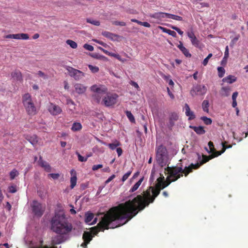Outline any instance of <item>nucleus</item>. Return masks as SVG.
<instances>
[{"instance_id":"nucleus-1","label":"nucleus","mask_w":248,"mask_h":248,"mask_svg":"<svg viewBox=\"0 0 248 248\" xmlns=\"http://www.w3.org/2000/svg\"><path fill=\"white\" fill-rule=\"evenodd\" d=\"M164 177H160L157 179L155 186H149L142 194L138 195L132 200H128L124 203L111 208L108 215L112 216V218H127V223L139 212L143 210L150 203H153L155 199L160 194V187L163 184Z\"/></svg>"},{"instance_id":"nucleus-2","label":"nucleus","mask_w":248,"mask_h":248,"mask_svg":"<svg viewBox=\"0 0 248 248\" xmlns=\"http://www.w3.org/2000/svg\"><path fill=\"white\" fill-rule=\"evenodd\" d=\"M110 209L111 208H110L107 213L102 217L101 221L97 224V226L91 228V232H84L82 236V238L84 240V245H87L92 240L93 235L92 233L96 235L100 231H104V230H108L109 228L113 229L126 223L125 222L120 225L114 223L113 222L116 221H121L124 219H126L125 221H127V218L113 219L112 217V216L108 215Z\"/></svg>"},{"instance_id":"nucleus-3","label":"nucleus","mask_w":248,"mask_h":248,"mask_svg":"<svg viewBox=\"0 0 248 248\" xmlns=\"http://www.w3.org/2000/svg\"><path fill=\"white\" fill-rule=\"evenodd\" d=\"M51 231L58 234L68 235L73 229V226L63 216L56 215L50 221Z\"/></svg>"},{"instance_id":"nucleus-4","label":"nucleus","mask_w":248,"mask_h":248,"mask_svg":"<svg viewBox=\"0 0 248 248\" xmlns=\"http://www.w3.org/2000/svg\"><path fill=\"white\" fill-rule=\"evenodd\" d=\"M168 174V179H171V181L175 182L183 176L182 173L183 165L179 163L176 166H168L165 169Z\"/></svg>"},{"instance_id":"nucleus-5","label":"nucleus","mask_w":248,"mask_h":248,"mask_svg":"<svg viewBox=\"0 0 248 248\" xmlns=\"http://www.w3.org/2000/svg\"><path fill=\"white\" fill-rule=\"evenodd\" d=\"M91 91L94 93L92 95L93 100L97 103H101L102 97L104 94H106L108 89L104 85H93L91 86Z\"/></svg>"},{"instance_id":"nucleus-6","label":"nucleus","mask_w":248,"mask_h":248,"mask_svg":"<svg viewBox=\"0 0 248 248\" xmlns=\"http://www.w3.org/2000/svg\"><path fill=\"white\" fill-rule=\"evenodd\" d=\"M64 235L59 234L52 237L51 244L53 247H49L47 245H44V241L43 240H40L38 244L31 246L30 248H57L54 246L60 244L65 241Z\"/></svg>"},{"instance_id":"nucleus-7","label":"nucleus","mask_w":248,"mask_h":248,"mask_svg":"<svg viewBox=\"0 0 248 248\" xmlns=\"http://www.w3.org/2000/svg\"><path fill=\"white\" fill-rule=\"evenodd\" d=\"M23 105L29 115H33L36 113V107L29 93L25 94L22 97Z\"/></svg>"},{"instance_id":"nucleus-8","label":"nucleus","mask_w":248,"mask_h":248,"mask_svg":"<svg viewBox=\"0 0 248 248\" xmlns=\"http://www.w3.org/2000/svg\"><path fill=\"white\" fill-rule=\"evenodd\" d=\"M118 95L116 93L107 92L101 101V104L107 107L114 106L117 101Z\"/></svg>"},{"instance_id":"nucleus-9","label":"nucleus","mask_w":248,"mask_h":248,"mask_svg":"<svg viewBox=\"0 0 248 248\" xmlns=\"http://www.w3.org/2000/svg\"><path fill=\"white\" fill-rule=\"evenodd\" d=\"M167 156L168 152L166 147L162 145L159 146L156 149V157L158 164L162 166Z\"/></svg>"},{"instance_id":"nucleus-10","label":"nucleus","mask_w":248,"mask_h":248,"mask_svg":"<svg viewBox=\"0 0 248 248\" xmlns=\"http://www.w3.org/2000/svg\"><path fill=\"white\" fill-rule=\"evenodd\" d=\"M66 70L69 76L73 78L76 80H79L85 76L83 72L72 67L67 66Z\"/></svg>"},{"instance_id":"nucleus-11","label":"nucleus","mask_w":248,"mask_h":248,"mask_svg":"<svg viewBox=\"0 0 248 248\" xmlns=\"http://www.w3.org/2000/svg\"><path fill=\"white\" fill-rule=\"evenodd\" d=\"M32 212L34 215L38 217H41L44 214L45 207L36 201H33L31 205Z\"/></svg>"},{"instance_id":"nucleus-12","label":"nucleus","mask_w":248,"mask_h":248,"mask_svg":"<svg viewBox=\"0 0 248 248\" xmlns=\"http://www.w3.org/2000/svg\"><path fill=\"white\" fill-rule=\"evenodd\" d=\"M207 92V88L204 85H199L194 87L190 91V94L192 96L198 95H204Z\"/></svg>"},{"instance_id":"nucleus-13","label":"nucleus","mask_w":248,"mask_h":248,"mask_svg":"<svg viewBox=\"0 0 248 248\" xmlns=\"http://www.w3.org/2000/svg\"><path fill=\"white\" fill-rule=\"evenodd\" d=\"M49 112L53 115H57L60 114L62 111V108L58 105L50 103L48 107Z\"/></svg>"},{"instance_id":"nucleus-14","label":"nucleus","mask_w":248,"mask_h":248,"mask_svg":"<svg viewBox=\"0 0 248 248\" xmlns=\"http://www.w3.org/2000/svg\"><path fill=\"white\" fill-rule=\"evenodd\" d=\"M188 38L190 39L192 44L196 47H200V41L197 38L192 31L187 32Z\"/></svg>"},{"instance_id":"nucleus-15","label":"nucleus","mask_w":248,"mask_h":248,"mask_svg":"<svg viewBox=\"0 0 248 248\" xmlns=\"http://www.w3.org/2000/svg\"><path fill=\"white\" fill-rule=\"evenodd\" d=\"M198 168H199V164H197V163L195 164L191 163L189 166L185 167L184 168H183L182 173L183 174H184L186 177L189 173L192 172L193 170H196Z\"/></svg>"},{"instance_id":"nucleus-16","label":"nucleus","mask_w":248,"mask_h":248,"mask_svg":"<svg viewBox=\"0 0 248 248\" xmlns=\"http://www.w3.org/2000/svg\"><path fill=\"white\" fill-rule=\"evenodd\" d=\"M179 116L177 113L172 112L170 113L169 117V122L168 124V127L170 129H171L174 125L175 123L178 120Z\"/></svg>"},{"instance_id":"nucleus-17","label":"nucleus","mask_w":248,"mask_h":248,"mask_svg":"<svg viewBox=\"0 0 248 248\" xmlns=\"http://www.w3.org/2000/svg\"><path fill=\"white\" fill-rule=\"evenodd\" d=\"M218 155L217 154V152H215L213 154H212L211 155H210L209 156H207L206 155H202V160L200 161V163H197V164H199V167L203 165V164L206 163L207 162H208V161H209L210 159H212L216 157H217L218 156Z\"/></svg>"},{"instance_id":"nucleus-18","label":"nucleus","mask_w":248,"mask_h":248,"mask_svg":"<svg viewBox=\"0 0 248 248\" xmlns=\"http://www.w3.org/2000/svg\"><path fill=\"white\" fill-rule=\"evenodd\" d=\"M38 163L39 165L43 168L47 172H50L51 170V167L49 165V164L46 162V161H44L42 159V157L41 156H40L39 159L38 161Z\"/></svg>"},{"instance_id":"nucleus-19","label":"nucleus","mask_w":248,"mask_h":248,"mask_svg":"<svg viewBox=\"0 0 248 248\" xmlns=\"http://www.w3.org/2000/svg\"><path fill=\"white\" fill-rule=\"evenodd\" d=\"M149 16L158 20H161L162 18L166 17L167 13L157 12L154 14H150Z\"/></svg>"},{"instance_id":"nucleus-20","label":"nucleus","mask_w":248,"mask_h":248,"mask_svg":"<svg viewBox=\"0 0 248 248\" xmlns=\"http://www.w3.org/2000/svg\"><path fill=\"white\" fill-rule=\"evenodd\" d=\"M71 174L72 175V177L70 179V183H71V186L70 187L72 189H73L76 185L77 184V173L76 171L74 170H71Z\"/></svg>"},{"instance_id":"nucleus-21","label":"nucleus","mask_w":248,"mask_h":248,"mask_svg":"<svg viewBox=\"0 0 248 248\" xmlns=\"http://www.w3.org/2000/svg\"><path fill=\"white\" fill-rule=\"evenodd\" d=\"M75 91L78 94H82L85 93L86 90V87L80 83H77L74 85Z\"/></svg>"},{"instance_id":"nucleus-22","label":"nucleus","mask_w":248,"mask_h":248,"mask_svg":"<svg viewBox=\"0 0 248 248\" xmlns=\"http://www.w3.org/2000/svg\"><path fill=\"white\" fill-rule=\"evenodd\" d=\"M102 34L104 37H107L113 41H115L116 38L119 37V35L107 31H103L102 32Z\"/></svg>"},{"instance_id":"nucleus-23","label":"nucleus","mask_w":248,"mask_h":248,"mask_svg":"<svg viewBox=\"0 0 248 248\" xmlns=\"http://www.w3.org/2000/svg\"><path fill=\"white\" fill-rule=\"evenodd\" d=\"M186 109V115L188 116V120H192L195 118V115L194 112L190 110V108L188 104H186L185 106Z\"/></svg>"},{"instance_id":"nucleus-24","label":"nucleus","mask_w":248,"mask_h":248,"mask_svg":"<svg viewBox=\"0 0 248 248\" xmlns=\"http://www.w3.org/2000/svg\"><path fill=\"white\" fill-rule=\"evenodd\" d=\"M12 78L16 80L21 81H22V74L19 70H16L11 73Z\"/></svg>"},{"instance_id":"nucleus-25","label":"nucleus","mask_w":248,"mask_h":248,"mask_svg":"<svg viewBox=\"0 0 248 248\" xmlns=\"http://www.w3.org/2000/svg\"><path fill=\"white\" fill-rule=\"evenodd\" d=\"M231 91L229 87H223L220 91V94L221 96L227 97L230 95Z\"/></svg>"},{"instance_id":"nucleus-26","label":"nucleus","mask_w":248,"mask_h":248,"mask_svg":"<svg viewBox=\"0 0 248 248\" xmlns=\"http://www.w3.org/2000/svg\"><path fill=\"white\" fill-rule=\"evenodd\" d=\"M190 127L197 134L202 135L205 133V131L203 126H190Z\"/></svg>"},{"instance_id":"nucleus-27","label":"nucleus","mask_w":248,"mask_h":248,"mask_svg":"<svg viewBox=\"0 0 248 248\" xmlns=\"http://www.w3.org/2000/svg\"><path fill=\"white\" fill-rule=\"evenodd\" d=\"M144 180V177H142L140 179L130 188L129 192L133 193L136 191L141 185Z\"/></svg>"},{"instance_id":"nucleus-28","label":"nucleus","mask_w":248,"mask_h":248,"mask_svg":"<svg viewBox=\"0 0 248 248\" xmlns=\"http://www.w3.org/2000/svg\"><path fill=\"white\" fill-rule=\"evenodd\" d=\"M236 80V78L232 75H229L223 78L222 81L224 82H227L230 84L232 83Z\"/></svg>"},{"instance_id":"nucleus-29","label":"nucleus","mask_w":248,"mask_h":248,"mask_svg":"<svg viewBox=\"0 0 248 248\" xmlns=\"http://www.w3.org/2000/svg\"><path fill=\"white\" fill-rule=\"evenodd\" d=\"M82 129V125L79 123H73L72 127L71 130L73 131H79Z\"/></svg>"},{"instance_id":"nucleus-30","label":"nucleus","mask_w":248,"mask_h":248,"mask_svg":"<svg viewBox=\"0 0 248 248\" xmlns=\"http://www.w3.org/2000/svg\"><path fill=\"white\" fill-rule=\"evenodd\" d=\"M166 17L171 18V19H174L175 20H178V21H182L183 20L182 17H181L180 16H177V15L169 14V13H167Z\"/></svg>"},{"instance_id":"nucleus-31","label":"nucleus","mask_w":248,"mask_h":248,"mask_svg":"<svg viewBox=\"0 0 248 248\" xmlns=\"http://www.w3.org/2000/svg\"><path fill=\"white\" fill-rule=\"evenodd\" d=\"M29 142L33 145H35L38 142V137L36 135H33L28 139Z\"/></svg>"},{"instance_id":"nucleus-32","label":"nucleus","mask_w":248,"mask_h":248,"mask_svg":"<svg viewBox=\"0 0 248 248\" xmlns=\"http://www.w3.org/2000/svg\"><path fill=\"white\" fill-rule=\"evenodd\" d=\"M94 217L93 214L88 212L85 214V221L87 223H90Z\"/></svg>"},{"instance_id":"nucleus-33","label":"nucleus","mask_w":248,"mask_h":248,"mask_svg":"<svg viewBox=\"0 0 248 248\" xmlns=\"http://www.w3.org/2000/svg\"><path fill=\"white\" fill-rule=\"evenodd\" d=\"M202 109L204 111L207 112V113L209 112L208 108L209 106V101L208 100H204L202 103Z\"/></svg>"},{"instance_id":"nucleus-34","label":"nucleus","mask_w":248,"mask_h":248,"mask_svg":"<svg viewBox=\"0 0 248 248\" xmlns=\"http://www.w3.org/2000/svg\"><path fill=\"white\" fill-rule=\"evenodd\" d=\"M225 143L226 142H222V149L221 151L217 152L218 156L223 154L227 149L230 148L232 147V145H226Z\"/></svg>"},{"instance_id":"nucleus-35","label":"nucleus","mask_w":248,"mask_h":248,"mask_svg":"<svg viewBox=\"0 0 248 248\" xmlns=\"http://www.w3.org/2000/svg\"><path fill=\"white\" fill-rule=\"evenodd\" d=\"M120 145V142L119 141L116 140L114 142L108 144V146L111 150H114Z\"/></svg>"},{"instance_id":"nucleus-36","label":"nucleus","mask_w":248,"mask_h":248,"mask_svg":"<svg viewBox=\"0 0 248 248\" xmlns=\"http://www.w3.org/2000/svg\"><path fill=\"white\" fill-rule=\"evenodd\" d=\"M208 146H209V147L210 148V151H208V149L207 148H206V150L208 151V152L209 153H212V154H213L215 152H217V151L215 148H214V144H213V142L210 141L209 142H208Z\"/></svg>"},{"instance_id":"nucleus-37","label":"nucleus","mask_w":248,"mask_h":248,"mask_svg":"<svg viewBox=\"0 0 248 248\" xmlns=\"http://www.w3.org/2000/svg\"><path fill=\"white\" fill-rule=\"evenodd\" d=\"M125 114H126V116L127 117V118H128L129 120L131 122H132V123L135 122V118H134L133 115L131 112V111L126 110L125 111Z\"/></svg>"},{"instance_id":"nucleus-38","label":"nucleus","mask_w":248,"mask_h":248,"mask_svg":"<svg viewBox=\"0 0 248 248\" xmlns=\"http://www.w3.org/2000/svg\"><path fill=\"white\" fill-rule=\"evenodd\" d=\"M171 182H173V181H171V179H168V176L166 178V181H163V184H162V186L161 187H160V190L161 189H164L166 187L168 186Z\"/></svg>"},{"instance_id":"nucleus-39","label":"nucleus","mask_w":248,"mask_h":248,"mask_svg":"<svg viewBox=\"0 0 248 248\" xmlns=\"http://www.w3.org/2000/svg\"><path fill=\"white\" fill-rule=\"evenodd\" d=\"M19 174L18 171L16 169H13L10 172V177L11 180H13Z\"/></svg>"},{"instance_id":"nucleus-40","label":"nucleus","mask_w":248,"mask_h":248,"mask_svg":"<svg viewBox=\"0 0 248 248\" xmlns=\"http://www.w3.org/2000/svg\"><path fill=\"white\" fill-rule=\"evenodd\" d=\"M201 119L203 121L204 124L206 125H210L212 124V121L211 119L208 118L206 116H202L201 117Z\"/></svg>"},{"instance_id":"nucleus-41","label":"nucleus","mask_w":248,"mask_h":248,"mask_svg":"<svg viewBox=\"0 0 248 248\" xmlns=\"http://www.w3.org/2000/svg\"><path fill=\"white\" fill-rule=\"evenodd\" d=\"M67 45H69L72 48L75 49L78 47L77 43L72 40H67L66 41Z\"/></svg>"},{"instance_id":"nucleus-42","label":"nucleus","mask_w":248,"mask_h":248,"mask_svg":"<svg viewBox=\"0 0 248 248\" xmlns=\"http://www.w3.org/2000/svg\"><path fill=\"white\" fill-rule=\"evenodd\" d=\"M86 21L87 23L92 24L93 25H95L97 26H99L100 24V23L99 21L93 20V19H91V18H87Z\"/></svg>"},{"instance_id":"nucleus-43","label":"nucleus","mask_w":248,"mask_h":248,"mask_svg":"<svg viewBox=\"0 0 248 248\" xmlns=\"http://www.w3.org/2000/svg\"><path fill=\"white\" fill-rule=\"evenodd\" d=\"M218 75L219 78H222L225 73L224 68L222 67H218L217 68Z\"/></svg>"},{"instance_id":"nucleus-44","label":"nucleus","mask_w":248,"mask_h":248,"mask_svg":"<svg viewBox=\"0 0 248 248\" xmlns=\"http://www.w3.org/2000/svg\"><path fill=\"white\" fill-rule=\"evenodd\" d=\"M132 169L131 168L130 169V170H129V171H128L126 173H125L122 178V181L123 182H125L127 179L129 177V176L131 175V174L132 173Z\"/></svg>"},{"instance_id":"nucleus-45","label":"nucleus","mask_w":248,"mask_h":248,"mask_svg":"<svg viewBox=\"0 0 248 248\" xmlns=\"http://www.w3.org/2000/svg\"><path fill=\"white\" fill-rule=\"evenodd\" d=\"M182 53L184 54V55L186 57H191V54L189 52V51L185 47L181 50Z\"/></svg>"},{"instance_id":"nucleus-46","label":"nucleus","mask_w":248,"mask_h":248,"mask_svg":"<svg viewBox=\"0 0 248 248\" xmlns=\"http://www.w3.org/2000/svg\"><path fill=\"white\" fill-rule=\"evenodd\" d=\"M89 69L93 72V73H96L99 71V68L97 66H94L92 65H89L88 66Z\"/></svg>"},{"instance_id":"nucleus-47","label":"nucleus","mask_w":248,"mask_h":248,"mask_svg":"<svg viewBox=\"0 0 248 248\" xmlns=\"http://www.w3.org/2000/svg\"><path fill=\"white\" fill-rule=\"evenodd\" d=\"M8 191L11 193H16L17 191L16 186H11L8 187Z\"/></svg>"},{"instance_id":"nucleus-48","label":"nucleus","mask_w":248,"mask_h":248,"mask_svg":"<svg viewBox=\"0 0 248 248\" xmlns=\"http://www.w3.org/2000/svg\"><path fill=\"white\" fill-rule=\"evenodd\" d=\"M37 75L39 77L42 78L44 79H46L48 78V76H47V75H46L41 71H39L37 72Z\"/></svg>"},{"instance_id":"nucleus-49","label":"nucleus","mask_w":248,"mask_h":248,"mask_svg":"<svg viewBox=\"0 0 248 248\" xmlns=\"http://www.w3.org/2000/svg\"><path fill=\"white\" fill-rule=\"evenodd\" d=\"M76 154L78 155V159L80 162H85L87 160V157L85 158L82 156L78 152L76 153Z\"/></svg>"},{"instance_id":"nucleus-50","label":"nucleus","mask_w":248,"mask_h":248,"mask_svg":"<svg viewBox=\"0 0 248 248\" xmlns=\"http://www.w3.org/2000/svg\"><path fill=\"white\" fill-rule=\"evenodd\" d=\"M83 47L85 49L88 50L90 51H93L94 49L93 46H92V45H89L88 44H84L83 46Z\"/></svg>"},{"instance_id":"nucleus-51","label":"nucleus","mask_w":248,"mask_h":248,"mask_svg":"<svg viewBox=\"0 0 248 248\" xmlns=\"http://www.w3.org/2000/svg\"><path fill=\"white\" fill-rule=\"evenodd\" d=\"M112 24L116 26H125L126 25V23L124 21H114Z\"/></svg>"},{"instance_id":"nucleus-52","label":"nucleus","mask_w":248,"mask_h":248,"mask_svg":"<svg viewBox=\"0 0 248 248\" xmlns=\"http://www.w3.org/2000/svg\"><path fill=\"white\" fill-rule=\"evenodd\" d=\"M93 41L96 43H98V44L102 45L103 46H104L105 47H107L108 46L106 43H105L101 41H100V40H98L97 39H94Z\"/></svg>"},{"instance_id":"nucleus-53","label":"nucleus","mask_w":248,"mask_h":248,"mask_svg":"<svg viewBox=\"0 0 248 248\" xmlns=\"http://www.w3.org/2000/svg\"><path fill=\"white\" fill-rule=\"evenodd\" d=\"M170 27L173 30L176 31L179 34L181 35L183 34L184 32L182 31L179 28L173 26H171Z\"/></svg>"},{"instance_id":"nucleus-54","label":"nucleus","mask_w":248,"mask_h":248,"mask_svg":"<svg viewBox=\"0 0 248 248\" xmlns=\"http://www.w3.org/2000/svg\"><path fill=\"white\" fill-rule=\"evenodd\" d=\"M229 47H228V46H226V48H225V52H224V58H223V60H227V59L229 57Z\"/></svg>"},{"instance_id":"nucleus-55","label":"nucleus","mask_w":248,"mask_h":248,"mask_svg":"<svg viewBox=\"0 0 248 248\" xmlns=\"http://www.w3.org/2000/svg\"><path fill=\"white\" fill-rule=\"evenodd\" d=\"M48 176H50L53 179H57L60 177L59 173H50L48 174Z\"/></svg>"},{"instance_id":"nucleus-56","label":"nucleus","mask_w":248,"mask_h":248,"mask_svg":"<svg viewBox=\"0 0 248 248\" xmlns=\"http://www.w3.org/2000/svg\"><path fill=\"white\" fill-rule=\"evenodd\" d=\"M20 39L28 40L29 38V35L26 33H20Z\"/></svg>"},{"instance_id":"nucleus-57","label":"nucleus","mask_w":248,"mask_h":248,"mask_svg":"<svg viewBox=\"0 0 248 248\" xmlns=\"http://www.w3.org/2000/svg\"><path fill=\"white\" fill-rule=\"evenodd\" d=\"M130 84L136 88L138 91H140V88L137 82L133 81H131Z\"/></svg>"},{"instance_id":"nucleus-58","label":"nucleus","mask_w":248,"mask_h":248,"mask_svg":"<svg viewBox=\"0 0 248 248\" xmlns=\"http://www.w3.org/2000/svg\"><path fill=\"white\" fill-rule=\"evenodd\" d=\"M103 165L101 164L94 165L92 167V170L94 171L97 170L99 169L102 168Z\"/></svg>"},{"instance_id":"nucleus-59","label":"nucleus","mask_w":248,"mask_h":248,"mask_svg":"<svg viewBox=\"0 0 248 248\" xmlns=\"http://www.w3.org/2000/svg\"><path fill=\"white\" fill-rule=\"evenodd\" d=\"M98 49H99L100 50H101L102 51H103L105 54H107V55H111V53L109 52V51H108V50L104 49L103 48L100 47V46H99L98 47Z\"/></svg>"},{"instance_id":"nucleus-60","label":"nucleus","mask_w":248,"mask_h":248,"mask_svg":"<svg viewBox=\"0 0 248 248\" xmlns=\"http://www.w3.org/2000/svg\"><path fill=\"white\" fill-rule=\"evenodd\" d=\"M145 27L150 28L151 27V25L147 22H140V25Z\"/></svg>"},{"instance_id":"nucleus-61","label":"nucleus","mask_w":248,"mask_h":248,"mask_svg":"<svg viewBox=\"0 0 248 248\" xmlns=\"http://www.w3.org/2000/svg\"><path fill=\"white\" fill-rule=\"evenodd\" d=\"M115 177V175L114 174L110 176L105 182L106 184L109 183L111 181H112Z\"/></svg>"},{"instance_id":"nucleus-62","label":"nucleus","mask_w":248,"mask_h":248,"mask_svg":"<svg viewBox=\"0 0 248 248\" xmlns=\"http://www.w3.org/2000/svg\"><path fill=\"white\" fill-rule=\"evenodd\" d=\"M116 151L118 154V156H120L122 155V154L123 153V150L121 148H120V147L117 148Z\"/></svg>"},{"instance_id":"nucleus-63","label":"nucleus","mask_w":248,"mask_h":248,"mask_svg":"<svg viewBox=\"0 0 248 248\" xmlns=\"http://www.w3.org/2000/svg\"><path fill=\"white\" fill-rule=\"evenodd\" d=\"M238 93L237 92H235L233 93L232 95V100H236V98L238 96Z\"/></svg>"},{"instance_id":"nucleus-64","label":"nucleus","mask_w":248,"mask_h":248,"mask_svg":"<svg viewBox=\"0 0 248 248\" xmlns=\"http://www.w3.org/2000/svg\"><path fill=\"white\" fill-rule=\"evenodd\" d=\"M169 34L171 35V36H172L173 37H177V34H176V32H175L173 31L170 30L169 31Z\"/></svg>"}]
</instances>
